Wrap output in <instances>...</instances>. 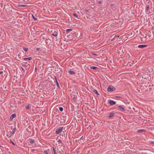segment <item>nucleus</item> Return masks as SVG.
<instances>
[{
    "instance_id": "obj_15",
    "label": "nucleus",
    "mask_w": 154,
    "mask_h": 154,
    "mask_svg": "<svg viewBox=\"0 0 154 154\" xmlns=\"http://www.w3.org/2000/svg\"><path fill=\"white\" fill-rule=\"evenodd\" d=\"M15 129H14L12 131H11V132H10V133H11V134H14V132H15Z\"/></svg>"
},
{
    "instance_id": "obj_11",
    "label": "nucleus",
    "mask_w": 154,
    "mask_h": 154,
    "mask_svg": "<svg viewBox=\"0 0 154 154\" xmlns=\"http://www.w3.org/2000/svg\"><path fill=\"white\" fill-rule=\"evenodd\" d=\"M147 46L146 45H140L138 46V47L139 48H145Z\"/></svg>"
},
{
    "instance_id": "obj_13",
    "label": "nucleus",
    "mask_w": 154,
    "mask_h": 154,
    "mask_svg": "<svg viewBox=\"0 0 154 154\" xmlns=\"http://www.w3.org/2000/svg\"><path fill=\"white\" fill-rule=\"evenodd\" d=\"M69 73L71 75H74L75 74V72L74 71H71V70H69Z\"/></svg>"
},
{
    "instance_id": "obj_34",
    "label": "nucleus",
    "mask_w": 154,
    "mask_h": 154,
    "mask_svg": "<svg viewBox=\"0 0 154 154\" xmlns=\"http://www.w3.org/2000/svg\"><path fill=\"white\" fill-rule=\"evenodd\" d=\"M46 40L47 41H48V39H46Z\"/></svg>"
},
{
    "instance_id": "obj_5",
    "label": "nucleus",
    "mask_w": 154,
    "mask_h": 154,
    "mask_svg": "<svg viewBox=\"0 0 154 154\" xmlns=\"http://www.w3.org/2000/svg\"><path fill=\"white\" fill-rule=\"evenodd\" d=\"M119 110L122 112H124L125 111V110L123 107V106H119L118 107Z\"/></svg>"
},
{
    "instance_id": "obj_31",
    "label": "nucleus",
    "mask_w": 154,
    "mask_h": 154,
    "mask_svg": "<svg viewBox=\"0 0 154 154\" xmlns=\"http://www.w3.org/2000/svg\"><path fill=\"white\" fill-rule=\"evenodd\" d=\"M26 109H28V107H26Z\"/></svg>"
},
{
    "instance_id": "obj_23",
    "label": "nucleus",
    "mask_w": 154,
    "mask_h": 154,
    "mask_svg": "<svg viewBox=\"0 0 154 154\" xmlns=\"http://www.w3.org/2000/svg\"><path fill=\"white\" fill-rule=\"evenodd\" d=\"M23 49L24 50L26 51H27L28 50V49L26 48H24Z\"/></svg>"
},
{
    "instance_id": "obj_1",
    "label": "nucleus",
    "mask_w": 154,
    "mask_h": 154,
    "mask_svg": "<svg viewBox=\"0 0 154 154\" xmlns=\"http://www.w3.org/2000/svg\"><path fill=\"white\" fill-rule=\"evenodd\" d=\"M115 89V88L112 85L109 86L107 88V90L109 92L114 91Z\"/></svg>"
},
{
    "instance_id": "obj_7",
    "label": "nucleus",
    "mask_w": 154,
    "mask_h": 154,
    "mask_svg": "<svg viewBox=\"0 0 154 154\" xmlns=\"http://www.w3.org/2000/svg\"><path fill=\"white\" fill-rule=\"evenodd\" d=\"M109 103L110 104V105L112 106L115 105L116 103L113 100H110L109 101Z\"/></svg>"
},
{
    "instance_id": "obj_20",
    "label": "nucleus",
    "mask_w": 154,
    "mask_h": 154,
    "mask_svg": "<svg viewBox=\"0 0 154 154\" xmlns=\"http://www.w3.org/2000/svg\"><path fill=\"white\" fill-rule=\"evenodd\" d=\"M59 109L60 110L61 112H62L63 111V109L62 107H60L59 108Z\"/></svg>"
},
{
    "instance_id": "obj_21",
    "label": "nucleus",
    "mask_w": 154,
    "mask_h": 154,
    "mask_svg": "<svg viewBox=\"0 0 154 154\" xmlns=\"http://www.w3.org/2000/svg\"><path fill=\"white\" fill-rule=\"evenodd\" d=\"M73 16H74V17H77H77H78L77 15V14H75V13H74V14H73Z\"/></svg>"
},
{
    "instance_id": "obj_26",
    "label": "nucleus",
    "mask_w": 154,
    "mask_h": 154,
    "mask_svg": "<svg viewBox=\"0 0 154 154\" xmlns=\"http://www.w3.org/2000/svg\"><path fill=\"white\" fill-rule=\"evenodd\" d=\"M94 92L95 93H97V91L96 90H95L94 91Z\"/></svg>"
},
{
    "instance_id": "obj_16",
    "label": "nucleus",
    "mask_w": 154,
    "mask_h": 154,
    "mask_svg": "<svg viewBox=\"0 0 154 154\" xmlns=\"http://www.w3.org/2000/svg\"><path fill=\"white\" fill-rule=\"evenodd\" d=\"M90 68L93 69H96L97 68V67L94 66H91Z\"/></svg>"
},
{
    "instance_id": "obj_3",
    "label": "nucleus",
    "mask_w": 154,
    "mask_h": 154,
    "mask_svg": "<svg viewBox=\"0 0 154 154\" xmlns=\"http://www.w3.org/2000/svg\"><path fill=\"white\" fill-rule=\"evenodd\" d=\"M29 141L30 143V144H29V145H30L32 146H34L35 145V144L34 143V140L30 139L29 140Z\"/></svg>"
},
{
    "instance_id": "obj_4",
    "label": "nucleus",
    "mask_w": 154,
    "mask_h": 154,
    "mask_svg": "<svg viewBox=\"0 0 154 154\" xmlns=\"http://www.w3.org/2000/svg\"><path fill=\"white\" fill-rule=\"evenodd\" d=\"M57 145L59 146H63V143L60 140H58L57 143Z\"/></svg>"
},
{
    "instance_id": "obj_30",
    "label": "nucleus",
    "mask_w": 154,
    "mask_h": 154,
    "mask_svg": "<svg viewBox=\"0 0 154 154\" xmlns=\"http://www.w3.org/2000/svg\"><path fill=\"white\" fill-rule=\"evenodd\" d=\"M12 143L13 145H14V143L13 142H12Z\"/></svg>"
},
{
    "instance_id": "obj_27",
    "label": "nucleus",
    "mask_w": 154,
    "mask_h": 154,
    "mask_svg": "<svg viewBox=\"0 0 154 154\" xmlns=\"http://www.w3.org/2000/svg\"><path fill=\"white\" fill-rule=\"evenodd\" d=\"M101 1H99V2H98V3H99V4H101Z\"/></svg>"
},
{
    "instance_id": "obj_36",
    "label": "nucleus",
    "mask_w": 154,
    "mask_h": 154,
    "mask_svg": "<svg viewBox=\"0 0 154 154\" xmlns=\"http://www.w3.org/2000/svg\"><path fill=\"white\" fill-rule=\"evenodd\" d=\"M116 38V37H115L114 38Z\"/></svg>"
},
{
    "instance_id": "obj_22",
    "label": "nucleus",
    "mask_w": 154,
    "mask_h": 154,
    "mask_svg": "<svg viewBox=\"0 0 154 154\" xmlns=\"http://www.w3.org/2000/svg\"><path fill=\"white\" fill-rule=\"evenodd\" d=\"M149 6H146V10H148L149 9Z\"/></svg>"
},
{
    "instance_id": "obj_33",
    "label": "nucleus",
    "mask_w": 154,
    "mask_h": 154,
    "mask_svg": "<svg viewBox=\"0 0 154 154\" xmlns=\"http://www.w3.org/2000/svg\"><path fill=\"white\" fill-rule=\"evenodd\" d=\"M22 69L23 70H24V69L23 68H22Z\"/></svg>"
},
{
    "instance_id": "obj_12",
    "label": "nucleus",
    "mask_w": 154,
    "mask_h": 154,
    "mask_svg": "<svg viewBox=\"0 0 154 154\" xmlns=\"http://www.w3.org/2000/svg\"><path fill=\"white\" fill-rule=\"evenodd\" d=\"M114 114L115 113L113 112H112L109 113V117H112L114 116Z\"/></svg>"
},
{
    "instance_id": "obj_25",
    "label": "nucleus",
    "mask_w": 154,
    "mask_h": 154,
    "mask_svg": "<svg viewBox=\"0 0 154 154\" xmlns=\"http://www.w3.org/2000/svg\"><path fill=\"white\" fill-rule=\"evenodd\" d=\"M44 153L45 154H48V152L47 151H45L44 152Z\"/></svg>"
},
{
    "instance_id": "obj_35",
    "label": "nucleus",
    "mask_w": 154,
    "mask_h": 154,
    "mask_svg": "<svg viewBox=\"0 0 154 154\" xmlns=\"http://www.w3.org/2000/svg\"><path fill=\"white\" fill-rule=\"evenodd\" d=\"M94 55H97V54H94Z\"/></svg>"
},
{
    "instance_id": "obj_24",
    "label": "nucleus",
    "mask_w": 154,
    "mask_h": 154,
    "mask_svg": "<svg viewBox=\"0 0 154 154\" xmlns=\"http://www.w3.org/2000/svg\"><path fill=\"white\" fill-rule=\"evenodd\" d=\"M131 37H132L133 36V32H131Z\"/></svg>"
},
{
    "instance_id": "obj_9",
    "label": "nucleus",
    "mask_w": 154,
    "mask_h": 154,
    "mask_svg": "<svg viewBox=\"0 0 154 154\" xmlns=\"http://www.w3.org/2000/svg\"><path fill=\"white\" fill-rule=\"evenodd\" d=\"M52 35L55 37H57V32L54 30V31H52Z\"/></svg>"
},
{
    "instance_id": "obj_18",
    "label": "nucleus",
    "mask_w": 154,
    "mask_h": 154,
    "mask_svg": "<svg viewBox=\"0 0 154 154\" xmlns=\"http://www.w3.org/2000/svg\"><path fill=\"white\" fill-rule=\"evenodd\" d=\"M32 17H33V18L35 20H37V17H35L33 15H32Z\"/></svg>"
},
{
    "instance_id": "obj_29",
    "label": "nucleus",
    "mask_w": 154,
    "mask_h": 154,
    "mask_svg": "<svg viewBox=\"0 0 154 154\" xmlns=\"http://www.w3.org/2000/svg\"><path fill=\"white\" fill-rule=\"evenodd\" d=\"M2 73H3V71H0V74H2Z\"/></svg>"
},
{
    "instance_id": "obj_8",
    "label": "nucleus",
    "mask_w": 154,
    "mask_h": 154,
    "mask_svg": "<svg viewBox=\"0 0 154 154\" xmlns=\"http://www.w3.org/2000/svg\"><path fill=\"white\" fill-rule=\"evenodd\" d=\"M16 116V115L15 114H13L12 115L10 118V121H11Z\"/></svg>"
},
{
    "instance_id": "obj_32",
    "label": "nucleus",
    "mask_w": 154,
    "mask_h": 154,
    "mask_svg": "<svg viewBox=\"0 0 154 154\" xmlns=\"http://www.w3.org/2000/svg\"><path fill=\"white\" fill-rule=\"evenodd\" d=\"M24 66L26 67V66L25 65H24Z\"/></svg>"
},
{
    "instance_id": "obj_19",
    "label": "nucleus",
    "mask_w": 154,
    "mask_h": 154,
    "mask_svg": "<svg viewBox=\"0 0 154 154\" xmlns=\"http://www.w3.org/2000/svg\"><path fill=\"white\" fill-rule=\"evenodd\" d=\"M143 130L142 129L139 130L137 131V132H141L143 131Z\"/></svg>"
},
{
    "instance_id": "obj_6",
    "label": "nucleus",
    "mask_w": 154,
    "mask_h": 154,
    "mask_svg": "<svg viewBox=\"0 0 154 154\" xmlns=\"http://www.w3.org/2000/svg\"><path fill=\"white\" fill-rule=\"evenodd\" d=\"M53 150L52 151V154H57V149L56 148L53 147Z\"/></svg>"
},
{
    "instance_id": "obj_28",
    "label": "nucleus",
    "mask_w": 154,
    "mask_h": 154,
    "mask_svg": "<svg viewBox=\"0 0 154 154\" xmlns=\"http://www.w3.org/2000/svg\"><path fill=\"white\" fill-rule=\"evenodd\" d=\"M85 11L86 12H88V10H85Z\"/></svg>"
},
{
    "instance_id": "obj_2",
    "label": "nucleus",
    "mask_w": 154,
    "mask_h": 154,
    "mask_svg": "<svg viewBox=\"0 0 154 154\" xmlns=\"http://www.w3.org/2000/svg\"><path fill=\"white\" fill-rule=\"evenodd\" d=\"M63 128V127H59L57 128L56 131V134H58L62 132Z\"/></svg>"
},
{
    "instance_id": "obj_14",
    "label": "nucleus",
    "mask_w": 154,
    "mask_h": 154,
    "mask_svg": "<svg viewBox=\"0 0 154 154\" xmlns=\"http://www.w3.org/2000/svg\"><path fill=\"white\" fill-rule=\"evenodd\" d=\"M32 58L31 57H28L27 58H24L23 59V60H31L32 59Z\"/></svg>"
},
{
    "instance_id": "obj_10",
    "label": "nucleus",
    "mask_w": 154,
    "mask_h": 154,
    "mask_svg": "<svg viewBox=\"0 0 154 154\" xmlns=\"http://www.w3.org/2000/svg\"><path fill=\"white\" fill-rule=\"evenodd\" d=\"M45 34H42L40 37V39H45Z\"/></svg>"
},
{
    "instance_id": "obj_17",
    "label": "nucleus",
    "mask_w": 154,
    "mask_h": 154,
    "mask_svg": "<svg viewBox=\"0 0 154 154\" xmlns=\"http://www.w3.org/2000/svg\"><path fill=\"white\" fill-rule=\"evenodd\" d=\"M55 82H56V85H57V86L59 87V84L58 83V81H57V80L56 79V80H55Z\"/></svg>"
}]
</instances>
